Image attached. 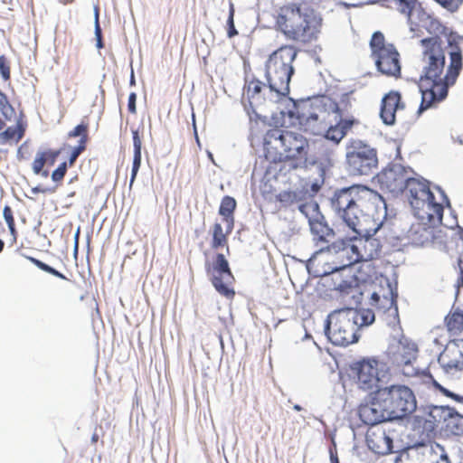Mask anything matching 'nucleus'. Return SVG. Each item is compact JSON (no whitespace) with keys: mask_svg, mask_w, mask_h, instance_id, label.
I'll return each instance as SVG.
<instances>
[{"mask_svg":"<svg viewBox=\"0 0 463 463\" xmlns=\"http://www.w3.org/2000/svg\"><path fill=\"white\" fill-rule=\"evenodd\" d=\"M429 31L437 33L420 41L421 71L419 88L421 102L419 112L444 100L463 68V36L432 19Z\"/></svg>","mask_w":463,"mask_h":463,"instance_id":"1","label":"nucleus"},{"mask_svg":"<svg viewBox=\"0 0 463 463\" xmlns=\"http://www.w3.org/2000/svg\"><path fill=\"white\" fill-rule=\"evenodd\" d=\"M331 207L356 234L376 232L386 216V203L376 191L361 184L335 191Z\"/></svg>","mask_w":463,"mask_h":463,"instance_id":"2","label":"nucleus"},{"mask_svg":"<svg viewBox=\"0 0 463 463\" xmlns=\"http://www.w3.org/2000/svg\"><path fill=\"white\" fill-rule=\"evenodd\" d=\"M332 0H291L272 8L274 28L288 41L307 45L318 39L323 19L315 8H326Z\"/></svg>","mask_w":463,"mask_h":463,"instance_id":"3","label":"nucleus"},{"mask_svg":"<svg viewBox=\"0 0 463 463\" xmlns=\"http://www.w3.org/2000/svg\"><path fill=\"white\" fill-rule=\"evenodd\" d=\"M357 258L353 256L347 240H339L313 253L307 263L309 273L315 277L332 275L334 289L349 293L354 282L358 281L353 271Z\"/></svg>","mask_w":463,"mask_h":463,"instance_id":"4","label":"nucleus"},{"mask_svg":"<svg viewBox=\"0 0 463 463\" xmlns=\"http://www.w3.org/2000/svg\"><path fill=\"white\" fill-rule=\"evenodd\" d=\"M265 157L270 163L292 161L296 167L298 163L306 162L309 143L301 134L282 130L269 129L264 138Z\"/></svg>","mask_w":463,"mask_h":463,"instance_id":"5","label":"nucleus"},{"mask_svg":"<svg viewBox=\"0 0 463 463\" xmlns=\"http://www.w3.org/2000/svg\"><path fill=\"white\" fill-rule=\"evenodd\" d=\"M298 50L292 44H283L272 52L265 63V75L269 84V93L275 92L277 97L289 94V83L295 72L293 62Z\"/></svg>","mask_w":463,"mask_h":463,"instance_id":"6","label":"nucleus"},{"mask_svg":"<svg viewBox=\"0 0 463 463\" xmlns=\"http://www.w3.org/2000/svg\"><path fill=\"white\" fill-rule=\"evenodd\" d=\"M348 107L347 101L337 102L330 98H326L323 99L320 113L311 114L309 118L320 120L328 125L325 137L338 144L354 123V118L348 117Z\"/></svg>","mask_w":463,"mask_h":463,"instance_id":"7","label":"nucleus"},{"mask_svg":"<svg viewBox=\"0 0 463 463\" xmlns=\"http://www.w3.org/2000/svg\"><path fill=\"white\" fill-rule=\"evenodd\" d=\"M405 190L414 215L418 219L430 222H441L443 204L435 201L427 181L411 177Z\"/></svg>","mask_w":463,"mask_h":463,"instance_id":"8","label":"nucleus"},{"mask_svg":"<svg viewBox=\"0 0 463 463\" xmlns=\"http://www.w3.org/2000/svg\"><path fill=\"white\" fill-rule=\"evenodd\" d=\"M357 316L355 308L335 310L328 316L325 332L333 345L346 346L358 341Z\"/></svg>","mask_w":463,"mask_h":463,"instance_id":"9","label":"nucleus"},{"mask_svg":"<svg viewBox=\"0 0 463 463\" xmlns=\"http://www.w3.org/2000/svg\"><path fill=\"white\" fill-rule=\"evenodd\" d=\"M369 46L371 58L383 75L399 79L402 76V57L393 43H388L382 32L373 33Z\"/></svg>","mask_w":463,"mask_h":463,"instance_id":"10","label":"nucleus"},{"mask_svg":"<svg viewBox=\"0 0 463 463\" xmlns=\"http://www.w3.org/2000/svg\"><path fill=\"white\" fill-rule=\"evenodd\" d=\"M392 420L402 419L416 409L412 391L404 385H392L377 390Z\"/></svg>","mask_w":463,"mask_h":463,"instance_id":"11","label":"nucleus"},{"mask_svg":"<svg viewBox=\"0 0 463 463\" xmlns=\"http://www.w3.org/2000/svg\"><path fill=\"white\" fill-rule=\"evenodd\" d=\"M375 233L358 234L359 238L354 237L347 240L349 248L353 250V256L357 258V263H362L360 269H367L364 275L356 276L358 281H366L372 277L373 267H372L370 261L377 259L381 254L382 245L378 239L373 237Z\"/></svg>","mask_w":463,"mask_h":463,"instance_id":"12","label":"nucleus"},{"mask_svg":"<svg viewBox=\"0 0 463 463\" xmlns=\"http://www.w3.org/2000/svg\"><path fill=\"white\" fill-rule=\"evenodd\" d=\"M205 269L216 291L225 298L232 299L235 296V279L225 256L217 253L213 263H206Z\"/></svg>","mask_w":463,"mask_h":463,"instance_id":"13","label":"nucleus"},{"mask_svg":"<svg viewBox=\"0 0 463 463\" xmlns=\"http://www.w3.org/2000/svg\"><path fill=\"white\" fill-rule=\"evenodd\" d=\"M383 367V364L373 358H366L354 363L352 371L358 388L370 392L380 390Z\"/></svg>","mask_w":463,"mask_h":463,"instance_id":"14","label":"nucleus"},{"mask_svg":"<svg viewBox=\"0 0 463 463\" xmlns=\"http://www.w3.org/2000/svg\"><path fill=\"white\" fill-rule=\"evenodd\" d=\"M346 163L349 171L354 175H369L378 166L377 152L369 146L359 143L347 152Z\"/></svg>","mask_w":463,"mask_h":463,"instance_id":"15","label":"nucleus"},{"mask_svg":"<svg viewBox=\"0 0 463 463\" xmlns=\"http://www.w3.org/2000/svg\"><path fill=\"white\" fill-rule=\"evenodd\" d=\"M411 168L401 164L392 163L378 173L376 177L383 191L399 194L406 189L411 179Z\"/></svg>","mask_w":463,"mask_h":463,"instance_id":"16","label":"nucleus"},{"mask_svg":"<svg viewBox=\"0 0 463 463\" xmlns=\"http://www.w3.org/2000/svg\"><path fill=\"white\" fill-rule=\"evenodd\" d=\"M243 99L248 102L249 107L254 110L255 108L265 104L267 100L278 101L281 97H277L275 92L269 93V84L267 86L258 79L246 80L243 88Z\"/></svg>","mask_w":463,"mask_h":463,"instance_id":"17","label":"nucleus"},{"mask_svg":"<svg viewBox=\"0 0 463 463\" xmlns=\"http://www.w3.org/2000/svg\"><path fill=\"white\" fill-rule=\"evenodd\" d=\"M418 347L412 341L402 337L388 348V356L392 364L404 369L417 358Z\"/></svg>","mask_w":463,"mask_h":463,"instance_id":"18","label":"nucleus"},{"mask_svg":"<svg viewBox=\"0 0 463 463\" xmlns=\"http://www.w3.org/2000/svg\"><path fill=\"white\" fill-rule=\"evenodd\" d=\"M358 414L364 424L371 426L392 420L385 405L381 401L378 391L374 392V396L369 403L362 404L359 407Z\"/></svg>","mask_w":463,"mask_h":463,"instance_id":"19","label":"nucleus"},{"mask_svg":"<svg viewBox=\"0 0 463 463\" xmlns=\"http://www.w3.org/2000/svg\"><path fill=\"white\" fill-rule=\"evenodd\" d=\"M405 104L399 91L391 90L383 96L381 103L380 117L386 125H393L396 114L404 110Z\"/></svg>","mask_w":463,"mask_h":463,"instance_id":"20","label":"nucleus"},{"mask_svg":"<svg viewBox=\"0 0 463 463\" xmlns=\"http://www.w3.org/2000/svg\"><path fill=\"white\" fill-rule=\"evenodd\" d=\"M366 439L369 448L376 454L387 455L392 452V438L384 430L369 431Z\"/></svg>","mask_w":463,"mask_h":463,"instance_id":"21","label":"nucleus"},{"mask_svg":"<svg viewBox=\"0 0 463 463\" xmlns=\"http://www.w3.org/2000/svg\"><path fill=\"white\" fill-rule=\"evenodd\" d=\"M60 155L61 149L48 148L38 151L32 163V169L33 174L42 175L43 177H47L49 175V171L44 170L43 167L45 165H53Z\"/></svg>","mask_w":463,"mask_h":463,"instance_id":"22","label":"nucleus"},{"mask_svg":"<svg viewBox=\"0 0 463 463\" xmlns=\"http://www.w3.org/2000/svg\"><path fill=\"white\" fill-rule=\"evenodd\" d=\"M309 227L317 245L319 242L327 243L335 236L334 230L326 222L324 216H322V219L311 222Z\"/></svg>","mask_w":463,"mask_h":463,"instance_id":"23","label":"nucleus"},{"mask_svg":"<svg viewBox=\"0 0 463 463\" xmlns=\"http://www.w3.org/2000/svg\"><path fill=\"white\" fill-rule=\"evenodd\" d=\"M132 138H133V148H134V156H133V164H132V170H131V178H130V185L134 183L137 172L141 165V158H142V137L141 134L142 131H140L139 128L132 129Z\"/></svg>","mask_w":463,"mask_h":463,"instance_id":"24","label":"nucleus"},{"mask_svg":"<svg viewBox=\"0 0 463 463\" xmlns=\"http://www.w3.org/2000/svg\"><path fill=\"white\" fill-rule=\"evenodd\" d=\"M236 208V201L233 197L226 195L222 198L219 208V213L227 223V232H232L234 224L233 213Z\"/></svg>","mask_w":463,"mask_h":463,"instance_id":"25","label":"nucleus"},{"mask_svg":"<svg viewBox=\"0 0 463 463\" xmlns=\"http://www.w3.org/2000/svg\"><path fill=\"white\" fill-rule=\"evenodd\" d=\"M25 127L22 120H18L14 127H8L0 131V145H5L12 141L18 143L24 136Z\"/></svg>","mask_w":463,"mask_h":463,"instance_id":"26","label":"nucleus"},{"mask_svg":"<svg viewBox=\"0 0 463 463\" xmlns=\"http://www.w3.org/2000/svg\"><path fill=\"white\" fill-rule=\"evenodd\" d=\"M231 232H227V229L225 232L223 231V228L221 223H214L213 226L212 231V241H211V247L213 250H218L220 248L226 247L227 253H230V249L228 246V235Z\"/></svg>","mask_w":463,"mask_h":463,"instance_id":"27","label":"nucleus"},{"mask_svg":"<svg viewBox=\"0 0 463 463\" xmlns=\"http://www.w3.org/2000/svg\"><path fill=\"white\" fill-rule=\"evenodd\" d=\"M446 326L453 335L463 331V311L459 309L451 310L445 317Z\"/></svg>","mask_w":463,"mask_h":463,"instance_id":"28","label":"nucleus"},{"mask_svg":"<svg viewBox=\"0 0 463 463\" xmlns=\"http://www.w3.org/2000/svg\"><path fill=\"white\" fill-rule=\"evenodd\" d=\"M298 210L306 216L308 224L311 222L317 221V219H322L323 216L319 211L318 203L314 199L299 204Z\"/></svg>","mask_w":463,"mask_h":463,"instance_id":"29","label":"nucleus"},{"mask_svg":"<svg viewBox=\"0 0 463 463\" xmlns=\"http://www.w3.org/2000/svg\"><path fill=\"white\" fill-rule=\"evenodd\" d=\"M445 430L453 435H460L463 433V416L458 413H449V417L444 420Z\"/></svg>","mask_w":463,"mask_h":463,"instance_id":"30","label":"nucleus"},{"mask_svg":"<svg viewBox=\"0 0 463 463\" xmlns=\"http://www.w3.org/2000/svg\"><path fill=\"white\" fill-rule=\"evenodd\" d=\"M88 128V123L82 122L77 125L72 130H71L68 133V137L71 138L80 137V138L78 144L87 146V143L89 141Z\"/></svg>","mask_w":463,"mask_h":463,"instance_id":"31","label":"nucleus"},{"mask_svg":"<svg viewBox=\"0 0 463 463\" xmlns=\"http://www.w3.org/2000/svg\"><path fill=\"white\" fill-rule=\"evenodd\" d=\"M394 7L411 20L412 10L415 8L417 0H391Z\"/></svg>","mask_w":463,"mask_h":463,"instance_id":"32","label":"nucleus"},{"mask_svg":"<svg viewBox=\"0 0 463 463\" xmlns=\"http://www.w3.org/2000/svg\"><path fill=\"white\" fill-rule=\"evenodd\" d=\"M27 260L32 262L33 264H34L36 267H38L40 269L49 273V274H52L61 279H64V280H67L68 279L66 278V276H64L62 273H61L60 271H58L57 269H53L52 267L49 266L48 264L43 262L42 260L34 258V257H31V256H28L26 257Z\"/></svg>","mask_w":463,"mask_h":463,"instance_id":"33","label":"nucleus"},{"mask_svg":"<svg viewBox=\"0 0 463 463\" xmlns=\"http://www.w3.org/2000/svg\"><path fill=\"white\" fill-rule=\"evenodd\" d=\"M356 314L358 315L357 319L355 320L356 326H358V330L364 326H369L374 321V313L370 309H362L357 310Z\"/></svg>","mask_w":463,"mask_h":463,"instance_id":"34","label":"nucleus"},{"mask_svg":"<svg viewBox=\"0 0 463 463\" xmlns=\"http://www.w3.org/2000/svg\"><path fill=\"white\" fill-rule=\"evenodd\" d=\"M0 112L4 116L5 119L10 120L13 114H14V109L10 104L6 95L0 90Z\"/></svg>","mask_w":463,"mask_h":463,"instance_id":"35","label":"nucleus"},{"mask_svg":"<svg viewBox=\"0 0 463 463\" xmlns=\"http://www.w3.org/2000/svg\"><path fill=\"white\" fill-rule=\"evenodd\" d=\"M234 7L233 5L231 4L230 10H229V16L227 19V36L229 38H232L238 34V31L235 28L234 25Z\"/></svg>","mask_w":463,"mask_h":463,"instance_id":"36","label":"nucleus"},{"mask_svg":"<svg viewBox=\"0 0 463 463\" xmlns=\"http://www.w3.org/2000/svg\"><path fill=\"white\" fill-rule=\"evenodd\" d=\"M331 3H334L336 7L346 9L367 4L366 0H332Z\"/></svg>","mask_w":463,"mask_h":463,"instance_id":"37","label":"nucleus"},{"mask_svg":"<svg viewBox=\"0 0 463 463\" xmlns=\"http://www.w3.org/2000/svg\"><path fill=\"white\" fill-rule=\"evenodd\" d=\"M67 162L61 163L58 167L52 173V180L55 183L61 182L67 173Z\"/></svg>","mask_w":463,"mask_h":463,"instance_id":"38","label":"nucleus"},{"mask_svg":"<svg viewBox=\"0 0 463 463\" xmlns=\"http://www.w3.org/2000/svg\"><path fill=\"white\" fill-rule=\"evenodd\" d=\"M4 218L7 223V226L12 233L15 232V222L13 214V210L9 205H5L3 210Z\"/></svg>","mask_w":463,"mask_h":463,"instance_id":"39","label":"nucleus"},{"mask_svg":"<svg viewBox=\"0 0 463 463\" xmlns=\"http://www.w3.org/2000/svg\"><path fill=\"white\" fill-rule=\"evenodd\" d=\"M439 3L443 8L448 11L454 13L456 12L459 6L463 4V0H435Z\"/></svg>","mask_w":463,"mask_h":463,"instance_id":"40","label":"nucleus"},{"mask_svg":"<svg viewBox=\"0 0 463 463\" xmlns=\"http://www.w3.org/2000/svg\"><path fill=\"white\" fill-rule=\"evenodd\" d=\"M0 72H1L2 78L5 80H10V77H11L10 63L5 55L0 56Z\"/></svg>","mask_w":463,"mask_h":463,"instance_id":"41","label":"nucleus"},{"mask_svg":"<svg viewBox=\"0 0 463 463\" xmlns=\"http://www.w3.org/2000/svg\"><path fill=\"white\" fill-rule=\"evenodd\" d=\"M86 147H87V146H85V145H79V144H78V146H75V147L72 149V151H71V155H70V156H69V160H68V162H67V164H68V165H69V166H72V165H74V163L76 162V160H77L78 156H80L83 151H85Z\"/></svg>","mask_w":463,"mask_h":463,"instance_id":"42","label":"nucleus"},{"mask_svg":"<svg viewBox=\"0 0 463 463\" xmlns=\"http://www.w3.org/2000/svg\"><path fill=\"white\" fill-rule=\"evenodd\" d=\"M136 101H137V94L135 92H131L128 96V109L129 113H131V114L137 113Z\"/></svg>","mask_w":463,"mask_h":463,"instance_id":"43","label":"nucleus"},{"mask_svg":"<svg viewBox=\"0 0 463 463\" xmlns=\"http://www.w3.org/2000/svg\"><path fill=\"white\" fill-rule=\"evenodd\" d=\"M95 36L96 39L102 38V32L99 22V8L95 9Z\"/></svg>","mask_w":463,"mask_h":463,"instance_id":"44","label":"nucleus"},{"mask_svg":"<svg viewBox=\"0 0 463 463\" xmlns=\"http://www.w3.org/2000/svg\"><path fill=\"white\" fill-rule=\"evenodd\" d=\"M436 448L441 450V454L439 458L433 463H450L448 455L444 451V449L439 444H436Z\"/></svg>","mask_w":463,"mask_h":463,"instance_id":"45","label":"nucleus"},{"mask_svg":"<svg viewBox=\"0 0 463 463\" xmlns=\"http://www.w3.org/2000/svg\"><path fill=\"white\" fill-rule=\"evenodd\" d=\"M447 396L452 398L453 400L457 402H463V397L459 396L458 394L452 393V392H447Z\"/></svg>","mask_w":463,"mask_h":463,"instance_id":"46","label":"nucleus"},{"mask_svg":"<svg viewBox=\"0 0 463 463\" xmlns=\"http://www.w3.org/2000/svg\"><path fill=\"white\" fill-rule=\"evenodd\" d=\"M372 298V301H373V302H372V305L376 306L377 307H378V302H379V300H380V296H379L377 293H373V294L372 295V298Z\"/></svg>","mask_w":463,"mask_h":463,"instance_id":"47","label":"nucleus"},{"mask_svg":"<svg viewBox=\"0 0 463 463\" xmlns=\"http://www.w3.org/2000/svg\"><path fill=\"white\" fill-rule=\"evenodd\" d=\"M387 300H388V302H389V304H390V308L394 307V309H395V310H397V307H396V301H395V299H394L392 297H391V298H390L389 299H387Z\"/></svg>","mask_w":463,"mask_h":463,"instance_id":"48","label":"nucleus"},{"mask_svg":"<svg viewBox=\"0 0 463 463\" xmlns=\"http://www.w3.org/2000/svg\"><path fill=\"white\" fill-rule=\"evenodd\" d=\"M97 40V48L98 49H101L103 48L104 44H103V41H102V38H99V39H96Z\"/></svg>","mask_w":463,"mask_h":463,"instance_id":"49","label":"nucleus"},{"mask_svg":"<svg viewBox=\"0 0 463 463\" xmlns=\"http://www.w3.org/2000/svg\"><path fill=\"white\" fill-rule=\"evenodd\" d=\"M99 440V435L97 433H93L91 436V441L92 443H96Z\"/></svg>","mask_w":463,"mask_h":463,"instance_id":"50","label":"nucleus"},{"mask_svg":"<svg viewBox=\"0 0 463 463\" xmlns=\"http://www.w3.org/2000/svg\"><path fill=\"white\" fill-rule=\"evenodd\" d=\"M79 233H80V231L78 230L77 233H76V236H75V251L78 250V240H79Z\"/></svg>","mask_w":463,"mask_h":463,"instance_id":"51","label":"nucleus"},{"mask_svg":"<svg viewBox=\"0 0 463 463\" xmlns=\"http://www.w3.org/2000/svg\"><path fill=\"white\" fill-rule=\"evenodd\" d=\"M5 127V122L3 118H0V131H2Z\"/></svg>","mask_w":463,"mask_h":463,"instance_id":"52","label":"nucleus"},{"mask_svg":"<svg viewBox=\"0 0 463 463\" xmlns=\"http://www.w3.org/2000/svg\"><path fill=\"white\" fill-rule=\"evenodd\" d=\"M459 283L463 287V269H461V271H460Z\"/></svg>","mask_w":463,"mask_h":463,"instance_id":"53","label":"nucleus"},{"mask_svg":"<svg viewBox=\"0 0 463 463\" xmlns=\"http://www.w3.org/2000/svg\"><path fill=\"white\" fill-rule=\"evenodd\" d=\"M60 2L63 5H67L69 3H72L73 1L72 0H60Z\"/></svg>","mask_w":463,"mask_h":463,"instance_id":"54","label":"nucleus"},{"mask_svg":"<svg viewBox=\"0 0 463 463\" xmlns=\"http://www.w3.org/2000/svg\"><path fill=\"white\" fill-rule=\"evenodd\" d=\"M4 247H5V242L0 240V252H2V250H4Z\"/></svg>","mask_w":463,"mask_h":463,"instance_id":"55","label":"nucleus"},{"mask_svg":"<svg viewBox=\"0 0 463 463\" xmlns=\"http://www.w3.org/2000/svg\"><path fill=\"white\" fill-rule=\"evenodd\" d=\"M294 410H296V411H301V410H302V408H301V406H300V405L296 404V405L294 406Z\"/></svg>","mask_w":463,"mask_h":463,"instance_id":"56","label":"nucleus"},{"mask_svg":"<svg viewBox=\"0 0 463 463\" xmlns=\"http://www.w3.org/2000/svg\"><path fill=\"white\" fill-rule=\"evenodd\" d=\"M332 463H339L338 458L336 457H332Z\"/></svg>","mask_w":463,"mask_h":463,"instance_id":"57","label":"nucleus"},{"mask_svg":"<svg viewBox=\"0 0 463 463\" xmlns=\"http://www.w3.org/2000/svg\"><path fill=\"white\" fill-rule=\"evenodd\" d=\"M430 379H431V381H432L436 385H439V384L434 381V379L432 378V376H431V375H430Z\"/></svg>","mask_w":463,"mask_h":463,"instance_id":"58","label":"nucleus"}]
</instances>
